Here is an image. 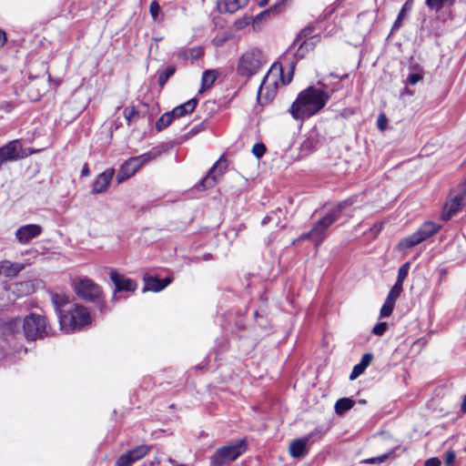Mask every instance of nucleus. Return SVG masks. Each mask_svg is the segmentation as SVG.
I'll return each instance as SVG.
<instances>
[{"label":"nucleus","mask_w":466,"mask_h":466,"mask_svg":"<svg viewBox=\"0 0 466 466\" xmlns=\"http://www.w3.org/2000/svg\"><path fill=\"white\" fill-rule=\"evenodd\" d=\"M377 125H378V127L380 129V130H384L386 128V125H387V118L384 115H380L379 117H378V120H377Z\"/></svg>","instance_id":"45"},{"label":"nucleus","mask_w":466,"mask_h":466,"mask_svg":"<svg viewBox=\"0 0 466 466\" xmlns=\"http://www.w3.org/2000/svg\"><path fill=\"white\" fill-rule=\"evenodd\" d=\"M43 228L37 224H28L19 227L15 231V237L19 243L27 244L33 238L42 234Z\"/></svg>","instance_id":"15"},{"label":"nucleus","mask_w":466,"mask_h":466,"mask_svg":"<svg viewBox=\"0 0 466 466\" xmlns=\"http://www.w3.org/2000/svg\"><path fill=\"white\" fill-rule=\"evenodd\" d=\"M319 41V37L318 35H314V37H310L309 39H305L302 42H299V47L295 53V56L301 59L303 58L307 53L314 48L316 44Z\"/></svg>","instance_id":"23"},{"label":"nucleus","mask_w":466,"mask_h":466,"mask_svg":"<svg viewBox=\"0 0 466 466\" xmlns=\"http://www.w3.org/2000/svg\"><path fill=\"white\" fill-rule=\"evenodd\" d=\"M373 360V355L371 353H365L360 363L355 365L351 370V373L350 375V380H353L357 379L360 375H361L367 367L370 364L371 360Z\"/></svg>","instance_id":"22"},{"label":"nucleus","mask_w":466,"mask_h":466,"mask_svg":"<svg viewBox=\"0 0 466 466\" xmlns=\"http://www.w3.org/2000/svg\"><path fill=\"white\" fill-rule=\"evenodd\" d=\"M411 4H412L411 0H408L404 4V5L402 6L401 10L400 11V13L397 16V19L395 20V22L392 25V28H391L392 31H397L400 28V26L402 25V21L405 17V12L410 10Z\"/></svg>","instance_id":"30"},{"label":"nucleus","mask_w":466,"mask_h":466,"mask_svg":"<svg viewBox=\"0 0 466 466\" xmlns=\"http://www.w3.org/2000/svg\"><path fill=\"white\" fill-rule=\"evenodd\" d=\"M266 152V147L263 143H256L252 147V153L257 158H260Z\"/></svg>","instance_id":"39"},{"label":"nucleus","mask_w":466,"mask_h":466,"mask_svg":"<svg viewBox=\"0 0 466 466\" xmlns=\"http://www.w3.org/2000/svg\"><path fill=\"white\" fill-rule=\"evenodd\" d=\"M174 466H187V464H175Z\"/></svg>","instance_id":"56"},{"label":"nucleus","mask_w":466,"mask_h":466,"mask_svg":"<svg viewBox=\"0 0 466 466\" xmlns=\"http://www.w3.org/2000/svg\"><path fill=\"white\" fill-rule=\"evenodd\" d=\"M438 229L439 227L436 224L425 222L416 232L403 238L399 246L401 248H410L434 235Z\"/></svg>","instance_id":"11"},{"label":"nucleus","mask_w":466,"mask_h":466,"mask_svg":"<svg viewBox=\"0 0 466 466\" xmlns=\"http://www.w3.org/2000/svg\"><path fill=\"white\" fill-rule=\"evenodd\" d=\"M89 175H90V169H89L87 164H85L81 170V176L87 177Z\"/></svg>","instance_id":"48"},{"label":"nucleus","mask_w":466,"mask_h":466,"mask_svg":"<svg viewBox=\"0 0 466 466\" xmlns=\"http://www.w3.org/2000/svg\"><path fill=\"white\" fill-rule=\"evenodd\" d=\"M52 302L55 306L56 311L58 313V317L60 318V313H63L61 308L67 304L68 298L64 294L55 293L52 295Z\"/></svg>","instance_id":"29"},{"label":"nucleus","mask_w":466,"mask_h":466,"mask_svg":"<svg viewBox=\"0 0 466 466\" xmlns=\"http://www.w3.org/2000/svg\"><path fill=\"white\" fill-rule=\"evenodd\" d=\"M461 410L466 413V396L463 399V401L461 403Z\"/></svg>","instance_id":"51"},{"label":"nucleus","mask_w":466,"mask_h":466,"mask_svg":"<svg viewBox=\"0 0 466 466\" xmlns=\"http://www.w3.org/2000/svg\"><path fill=\"white\" fill-rule=\"evenodd\" d=\"M329 97L328 92L314 86H309L298 95L289 108V112L295 119L309 118L324 108Z\"/></svg>","instance_id":"1"},{"label":"nucleus","mask_w":466,"mask_h":466,"mask_svg":"<svg viewBox=\"0 0 466 466\" xmlns=\"http://www.w3.org/2000/svg\"><path fill=\"white\" fill-rule=\"evenodd\" d=\"M249 0H218L217 6L220 13L233 14L245 7Z\"/></svg>","instance_id":"20"},{"label":"nucleus","mask_w":466,"mask_h":466,"mask_svg":"<svg viewBox=\"0 0 466 466\" xmlns=\"http://www.w3.org/2000/svg\"><path fill=\"white\" fill-rule=\"evenodd\" d=\"M466 206V181L451 189L444 206L442 219L449 220Z\"/></svg>","instance_id":"8"},{"label":"nucleus","mask_w":466,"mask_h":466,"mask_svg":"<svg viewBox=\"0 0 466 466\" xmlns=\"http://www.w3.org/2000/svg\"><path fill=\"white\" fill-rule=\"evenodd\" d=\"M352 204V198H349L339 203L336 207L332 208L325 216L319 219L313 225L309 231L300 235L297 239H294L292 243L296 244L299 241L309 239L314 243V246L318 248L328 237L327 231L329 228L337 220H339L342 211L346 209L348 207L351 206Z\"/></svg>","instance_id":"2"},{"label":"nucleus","mask_w":466,"mask_h":466,"mask_svg":"<svg viewBox=\"0 0 466 466\" xmlns=\"http://www.w3.org/2000/svg\"><path fill=\"white\" fill-rule=\"evenodd\" d=\"M402 288L403 287L400 286V284H394V286L390 290V292L386 298V300L395 304L396 300L398 299V298L400 297V295L402 291Z\"/></svg>","instance_id":"34"},{"label":"nucleus","mask_w":466,"mask_h":466,"mask_svg":"<svg viewBox=\"0 0 466 466\" xmlns=\"http://www.w3.org/2000/svg\"><path fill=\"white\" fill-rule=\"evenodd\" d=\"M261 90H262V86L259 87V90H258V96H260L261 94Z\"/></svg>","instance_id":"54"},{"label":"nucleus","mask_w":466,"mask_h":466,"mask_svg":"<svg viewBox=\"0 0 466 466\" xmlns=\"http://www.w3.org/2000/svg\"><path fill=\"white\" fill-rule=\"evenodd\" d=\"M8 326L13 329L22 326L24 335L28 340L43 339L47 335V324L45 317L31 313L24 319H15L9 322Z\"/></svg>","instance_id":"3"},{"label":"nucleus","mask_w":466,"mask_h":466,"mask_svg":"<svg viewBox=\"0 0 466 466\" xmlns=\"http://www.w3.org/2000/svg\"><path fill=\"white\" fill-rule=\"evenodd\" d=\"M270 219H271V218H270V217H269V216H266V217L262 219L261 224H262L263 226H265V225H267V224L270 221Z\"/></svg>","instance_id":"50"},{"label":"nucleus","mask_w":466,"mask_h":466,"mask_svg":"<svg viewBox=\"0 0 466 466\" xmlns=\"http://www.w3.org/2000/svg\"><path fill=\"white\" fill-rule=\"evenodd\" d=\"M455 460V453L452 451H449L446 453L445 463L451 465Z\"/></svg>","instance_id":"46"},{"label":"nucleus","mask_w":466,"mask_h":466,"mask_svg":"<svg viewBox=\"0 0 466 466\" xmlns=\"http://www.w3.org/2000/svg\"><path fill=\"white\" fill-rule=\"evenodd\" d=\"M393 454V451H390L387 453H384L382 455L377 456V457H371L368 458L362 461L363 463L367 464H374V463H382L386 461L387 459H389Z\"/></svg>","instance_id":"36"},{"label":"nucleus","mask_w":466,"mask_h":466,"mask_svg":"<svg viewBox=\"0 0 466 466\" xmlns=\"http://www.w3.org/2000/svg\"><path fill=\"white\" fill-rule=\"evenodd\" d=\"M157 153L147 152L137 157H133L126 160L118 169L116 174V182L123 183L134 176L146 163L155 159Z\"/></svg>","instance_id":"7"},{"label":"nucleus","mask_w":466,"mask_h":466,"mask_svg":"<svg viewBox=\"0 0 466 466\" xmlns=\"http://www.w3.org/2000/svg\"><path fill=\"white\" fill-rule=\"evenodd\" d=\"M387 327L388 326L386 322H380L373 327L372 333L378 336H381L387 330Z\"/></svg>","instance_id":"41"},{"label":"nucleus","mask_w":466,"mask_h":466,"mask_svg":"<svg viewBox=\"0 0 466 466\" xmlns=\"http://www.w3.org/2000/svg\"><path fill=\"white\" fill-rule=\"evenodd\" d=\"M6 41L5 33L0 30V46H4Z\"/></svg>","instance_id":"49"},{"label":"nucleus","mask_w":466,"mask_h":466,"mask_svg":"<svg viewBox=\"0 0 466 466\" xmlns=\"http://www.w3.org/2000/svg\"><path fill=\"white\" fill-rule=\"evenodd\" d=\"M354 400L349 398L339 399L335 403V412L338 415H343L345 412L350 410L354 406Z\"/></svg>","instance_id":"26"},{"label":"nucleus","mask_w":466,"mask_h":466,"mask_svg":"<svg viewBox=\"0 0 466 466\" xmlns=\"http://www.w3.org/2000/svg\"><path fill=\"white\" fill-rule=\"evenodd\" d=\"M323 432L320 430L315 429L308 435L292 441L289 447V454L292 458H303L309 453L308 444L313 443L317 439H320Z\"/></svg>","instance_id":"10"},{"label":"nucleus","mask_w":466,"mask_h":466,"mask_svg":"<svg viewBox=\"0 0 466 466\" xmlns=\"http://www.w3.org/2000/svg\"><path fill=\"white\" fill-rule=\"evenodd\" d=\"M114 174V168H107L104 172L99 174L93 183L92 193L101 194L106 192Z\"/></svg>","instance_id":"17"},{"label":"nucleus","mask_w":466,"mask_h":466,"mask_svg":"<svg viewBox=\"0 0 466 466\" xmlns=\"http://www.w3.org/2000/svg\"><path fill=\"white\" fill-rule=\"evenodd\" d=\"M149 12L152 18L157 21L160 13V5L157 1H152L149 5Z\"/></svg>","instance_id":"40"},{"label":"nucleus","mask_w":466,"mask_h":466,"mask_svg":"<svg viewBox=\"0 0 466 466\" xmlns=\"http://www.w3.org/2000/svg\"><path fill=\"white\" fill-rule=\"evenodd\" d=\"M76 294L86 300L94 301L102 294L100 286L87 278L79 279L75 286Z\"/></svg>","instance_id":"12"},{"label":"nucleus","mask_w":466,"mask_h":466,"mask_svg":"<svg viewBox=\"0 0 466 466\" xmlns=\"http://www.w3.org/2000/svg\"><path fill=\"white\" fill-rule=\"evenodd\" d=\"M268 1L269 0H260L258 5L259 6L263 7L268 4Z\"/></svg>","instance_id":"52"},{"label":"nucleus","mask_w":466,"mask_h":466,"mask_svg":"<svg viewBox=\"0 0 466 466\" xmlns=\"http://www.w3.org/2000/svg\"><path fill=\"white\" fill-rule=\"evenodd\" d=\"M175 66H168L159 74L158 84L162 87L167 82V80L175 74Z\"/></svg>","instance_id":"32"},{"label":"nucleus","mask_w":466,"mask_h":466,"mask_svg":"<svg viewBox=\"0 0 466 466\" xmlns=\"http://www.w3.org/2000/svg\"><path fill=\"white\" fill-rule=\"evenodd\" d=\"M110 279L115 285V292H133L137 288V284L135 280L128 278H125L123 275L118 274L115 269L110 270Z\"/></svg>","instance_id":"16"},{"label":"nucleus","mask_w":466,"mask_h":466,"mask_svg":"<svg viewBox=\"0 0 466 466\" xmlns=\"http://www.w3.org/2000/svg\"><path fill=\"white\" fill-rule=\"evenodd\" d=\"M250 22H252L250 16H244L243 18L238 19L235 22V27L237 29H243L248 25H249Z\"/></svg>","instance_id":"42"},{"label":"nucleus","mask_w":466,"mask_h":466,"mask_svg":"<svg viewBox=\"0 0 466 466\" xmlns=\"http://www.w3.org/2000/svg\"><path fill=\"white\" fill-rule=\"evenodd\" d=\"M295 63H290L288 72L285 73L281 64H274L271 70H279L280 72V79L284 85L289 84L293 78Z\"/></svg>","instance_id":"25"},{"label":"nucleus","mask_w":466,"mask_h":466,"mask_svg":"<svg viewBox=\"0 0 466 466\" xmlns=\"http://www.w3.org/2000/svg\"><path fill=\"white\" fill-rule=\"evenodd\" d=\"M265 63L262 52L258 48L246 51L238 59V73L246 77L256 75Z\"/></svg>","instance_id":"6"},{"label":"nucleus","mask_w":466,"mask_h":466,"mask_svg":"<svg viewBox=\"0 0 466 466\" xmlns=\"http://www.w3.org/2000/svg\"><path fill=\"white\" fill-rule=\"evenodd\" d=\"M29 283L25 282V283H21V286H28Z\"/></svg>","instance_id":"55"},{"label":"nucleus","mask_w":466,"mask_h":466,"mask_svg":"<svg viewBox=\"0 0 466 466\" xmlns=\"http://www.w3.org/2000/svg\"><path fill=\"white\" fill-rule=\"evenodd\" d=\"M198 105V100L192 98L186 103L176 106L172 111H170L175 118L184 116L194 111Z\"/></svg>","instance_id":"24"},{"label":"nucleus","mask_w":466,"mask_h":466,"mask_svg":"<svg viewBox=\"0 0 466 466\" xmlns=\"http://www.w3.org/2000/svg\"><path fill=\"white\" fill-rule=\"evenodd\" d=\"M23 269H25V264L23 263L12 262L10 260L0 261V276L14 279Z\"/></svg>","instance_id":"19"},{"label":"nucleus","mask_w":466,"mask_h":466,"mask_svg":"<svg viewBox=\"0 0 466 466\" xmlns=\"http://www.w3.org/2000/svg\"><path fill=\"white\" fill-rule=\"evenodd\" d=\"M227 168L226 160L220 157L210 168L208 175L201 179L199 182L198 188L201 190H205L207 188H210L215 186L218 182V177H221Z\"/></svg>","instance_id":"13"},{"label":"nucleus","mask_w":466,"mask_h":466,"mask_svg":"<svg viewBox=\"0 0 466 466\" xmlns=\"http://www.w3.org/2000/svg\"><path fill=\"white\" fill-rule=\"evenodd\" d=\"M33 153L32 149L23 148L20 141L15 139L0 147V164L25 158Z\"/></svg>","instance_id":"9"},{"label":"nucleus","mask_w":466,"mask_h":466,"mask_svg":"<svg viewBox=\"0 0 466 466\" xmlns=\"http://www.w3.org/2000/svg\"><path fill=\"white\" fill-rule=\"evenodd\" d=\"M313 30H314L313 26H307L304 29H302L300 31V33L299 34V35L297 36V38L295 39L293 46H296L300 41L310 38L311 37L310 35L313 32Z\"/></svg>","instance_id":"37"},{"label":"nucleus","mask_w":466,"mask_h":466,"mask_svg":"<svg viewBox=\"0 0 466 466\" xmlns=\"http://www.w3.org/2000/svg\"><path fill=\"white\" fill-rule=\"evenodd\" d=\"M248 450L245 439L237 440L218 448L210 458L213 466H224L237 460Z\"/></svg>","instance_id":"4"},{"label":"nucleus","mask_w":466,"mask_h":466,"mask_svg":"<svg viewBox=\"0 0 466 466\" xmlns=\"http://www.w3.org/2000/svg\"><path fill=\"white\" fill-rule=\"evenodd\" d=\"M409 268H410V263L409 262L404 263L399 268V270H398V277H397V280H396L395 284H400V286L403 287V281L405 280V279L408 276Z\"/></svg>","instance_id":"35"},{"label":"nucleus","mask_w":466,"mask_h":466,"mask_svg":"<svg viewBox=\"0 0 466 466\" xmlns=\"http://www.w3.org/2000/svg\"><path fill=\"white\" fill-rule=\"evenodd\" d=\"M167 461H168L170 464L175 465V461H174L173 459L168 458V459H167Z\"/></svg>","instance_id":"53"},{"label":"nucleus","mask_w":466,"mask_h":466,"mask_svg":"<svg viewBox=\"0 0 466 466\" xmlns=\"http://www.w3.org/2000/svg\"><path fill=\"white\" fill-rule=\"evenodd\" d=\"M285 5V1L280 0L275 5H273L270 8L261 12L260 14L257 15L255 17L251 18L252 21V27L253 29L258 30L260 28V24L267 20L271 15H275L279 12H280Z\"/></svg>","instance_id":"18"},{"label":"nucleus","mask_w":466,"mask_h":466,"mask_svg":"<svg viewBox=\"0 0 466 466\" xmlns=\"http://www.w3.org/2000/svg\"><path fill=\"white\" fill-rule=\"evenodd\" d=\"M456 0H425V5L430 10L440 12L445 6H452Z\"/></svg>","instance_id":"27"},{"label":"nucleus","mask_w":466,"mask_h":466,"mask_svg":"<svg viewBox=\"0 0 466 466\" xmlns=\"http://www.w3.org/2000/svg\"><path fill=\"white\" fill-rule=\"evenodd\" d=\"M151 450L148 445H139L122 454L116 461V466H131L132 463L144 458Z\"/></svg>","instance_id":"14"},{"label":"nucleus","mask_w":466,"mask_h":466,"mask_svg":"<svg viewBox=\"0 0 466 466\" xmlns=\"http://www.w3.org/2000/svg\"><path fill=\"white\" fill-rule=\"evenodd\" d=\"M59 322L64 331L71 332L90 324L91 318L85 307L76 305L68 312L60 313Z\"/></svg>","instance_id":"5"},{"label":"nucleus","mask_w":466,"mask_h":466,"mask_svg":"<svg viewBox=\"0 0 466 466\" xmlns=\"http://www.w3.org/2000/svg\"><path fill=\"white\" fill-rule=\"evenodd\" d=\"M126 120L130 124L139 118L140 113L135 106H127L123 111Z\"/></svg>","instance_id":"33"},{"label":"nucleus","mask_w":466,"mask_h":466,"mask_svg":"<svg viewBox=\"0 0 466 466\" xmlns=\"http://www.w3.org/2000/svg\"><path fill=\"white\" fill-rule=\"evenodd\" d=\"M441 461L438 458H431L425 461L424 466H440Z\"/></svg>","instance_id":"47"},{"label":"nucleus","mask_w":466,"mask_h":466,"mask_svg":"<svg viewBox=\"0 0 466 466\" xmlns=\"http://www.w3.org/2000/svg\"><path fill=\"white\" fill-rule=\"evenodd\" d=\"M423 76L420 73H413L408 76L407 81L410 85H415L422 79Z\"/></svg>","instance_id":"43"},{"label":"nucleus","mask_w":466,"mask_h":466,"mask_svg":"<svg viewBox=\"0 0 466 466\" xmlns=\"http://www.w3.org/2000/svg\"><path fill=\"white\" fill-rule=\"evenodd\" d=\"M189 53H190V56L193 58V59H198L199 58L200 56H203L204 54V50L203 48L201 47H193L191 49H189Z\"/></svg>","instance_id":"44"},{"label":"nucleus","mask_w":466,"mask_h":466,"mask_svg":"<svg viewBox=\"0 0 466 466\" xmlns=\"http://www.w3.org/2000/svg\"><path fill=\"white\" fill-rule=\"evenodd\" d=\"M145 279V288L144 290H151L155 292H158L164 289L167 285L171 283V279L166 278L164 279H160L157 277H147Z\"/></svg>","instance_id":"21"},{"label":"nucleus","mask_w":466,"mask_h":466,"mask_svg":"<svg viewBox=\"0 0 466 466\" xmlns=\"http://www.w3.org/2000/svg\"><path fill=\"white\" fill-rule=\"evenodd\" d=\"M175 117L171 112L165 113L156 122V129L161 131L167 128L173 121Z\"/></svg>","instance_id":"31"},{"label":"nucleus","mask_w":466,"mask_h":466,"mask_svg":"<svg viewBox=\"0 0 466 466\" xmlns=\"http://www.w3.org/2000/svg\"><path fill=\"white\" fill-rule=\"evenodd\" d=\"M217 79V72L215 70H206L202 75V86L199 92L209 88Z\"/></svg>","instance_id":"28"},{"label":"nucleus","mask_w":466,"mask_h":466,"mask_svg":"<svg viewBox=\"0 0 466 466\" xmlns=\"http://www.w3.org/2000/svg\"><path fill=\"white\" fill-rule=\"evenodd\" d=\"M395 304L392 302H390L388 300H385L384 304L382 305L380 309V318H387L390 317L393 311Z\"/></svg>","instance_id":"38"}]
</instances>
